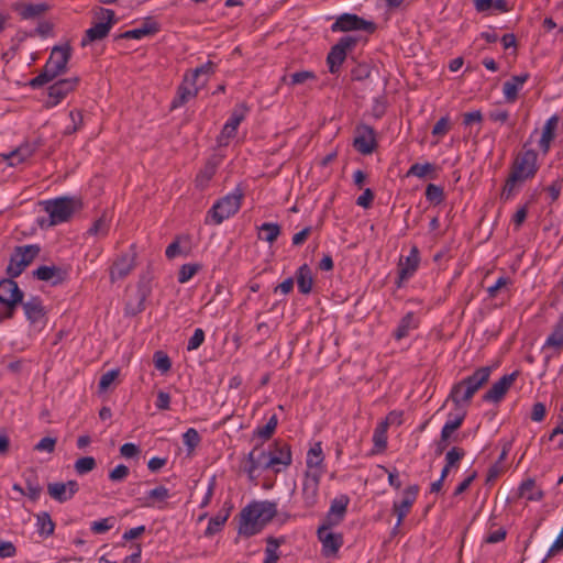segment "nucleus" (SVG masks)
<instances>
[{"instance_id":"obj_1","label":"nucleus","mask_w":563,"mask_h":563,"mask_svg":"<svg viewBox=\"0 0 563 563\" xmlns=\"http://www.w3.org/2000/svg\"><path fill=\"white\" fill-rule=\"evenodd\" d=\"M277 514V505L273 501H254L240 512L239 533L252 537L260 533Z\"/></svg>"},{"instance_id":"obj_2","label":"nucleus","mask_w":563,"mask_h":563,"mask_svg":"<svg viewBox=\"0 0 563 563\" xmlns=\"http://www.w3.org/2000/svg\"><path fill=\"white\" fill-rule=\"evenodd\" d=\"M70 55L68 46L54 47L43 70L30 81V86L33 88L42 87L65 73Z\"/></svg>"},{"instance_id":"obj_3","label":"nucleus","mask_w":563,"mask_h":563,"mask_svg":"<svg viewBox=\"0 0 563 563\" xmlns=\"http://www.w3.org/2000/svg\"><path fill=\"white\" fill-rule=\"evenodd\" d=\"M242 199V189L235 188L232 192H229L213 203L212 208L207 213V221L210 219L213 224H221L240 210Z\"/></svg>"},{"instance_id":"obj_4","label":"nucleus","mask_w":563,"mask_h":563,"mask_svg":"<svg viewBox=\"0 0 563 563\" xmlns=\"http://www.w3.org/2000/svg\"><path fill=\"white\" fill-rule=\"evenodd\" d=\"M44 210L49 216V224L56 225L68 221L81 203L76 198L59 197L43 202Z\"/></svg>"},{"instance_id":"obj_5","label":"nucleus","mask_w":563,"mask_h":563,"mask_svg":"<svg viewBox=\"0 0 563 563\" xmlns=\"http://www.w3.org/2000/svg\"><path fill=\"white\" fill-rule=\"evenodd\" d=\"M95 20L96 21L92 23V26L86 31L85 36L81 40L82 46L100 41L109 34L112 25L115 23L114 11L111 9L100 8L95 15Z\"/></svg>"},{"instance_id":"obj_6","label":"nucleus","mask_w":563,"mask_h":563,"mask_svg":"<svg viewBox=\"0 0 563 563\" xmlns=\"http://www.w3.org/2000/svg\"><path fill=\"white\" fill-rule=\"evenodd\" d=\"M537 161V152L532 148H527V144H525L522 151L516 155L512 162L510 174L522 181L531 179L539 169Z\"/></svg>"},{"instance_id":"obj_7","label":"nucleus","mask_w":563,"mask_h":563,"mask_svg":"<svg viewBox=\"0 0 563 563\" xmlns=\"http://www.w3.org/2000/svg\"><path fill=\"white\" fill-rule=\"evenodd\" d=\"M40 247L34 244L18 246L10 257L7 267V274L11 278L19 277L23 271L34 261L38 255Z\"/></svg>"},{"instance_id":"obj_8","label":"nucleus","mask_w":563,"mask_h":563,"mask_svg":"<svg viewBox=\"0 0 563 563\" xmlns=\"http://www.w3.org/2000/svg\"><path fill=\"white\" fill-rule=\"evenodd\" d=\"M376 24L353 13H343L331 25L332 32L365 31L374 33Z\"/></svg>"},{"instance_id":"obj_9","label":"nucleus","mask_w":563,"mask_h":563,"mask_svg":"<svg viewBox=\"0 0 563 563\" xmlns=\"http://www.w3.org/2000/svg\"><path fill=\"white\" fill-rule=\"evenodd\" d=\"M357 43L353 36H343L333 45L327 56V64L331 74H336L346 58L347 52Z\"/></svg>"},{"instance_id":"obj_10","label":"nucleus","mask_w":563,"mask_h":563,"mask_svg":"<svg viewBox=\"0 0 563 563\" xmlns=\"http://www.w3.org/2000/svg\"><path fill=\"white\" fill-rule=\"evenodd\" d=\"M269 460L266 466H272L275 473L285 471L292 463L291 449L288 443L275 441L273 450L268 452Z\"/></svg>"},{"instance_id":"obj_11","label":"nucleus","mask_w":563,"mask_h":563,"mask_svg":"<svg viewBox=\"0 0 563 563\" xmlns=\"http://www.w3.org/2000/svg\"><path fill=\"white\" fill-rule=\"evenodd\" d=\"M24 314L30 322L36 329H43L47 322L46 309L43 301L38 297H31L26 301H22Z\"/></svg>"},{"instance_id":"obj_12","label":"nucleus","mask_w":563,"mask_h":563,"mask_svg":"<svg viewBox=\"0 0 563 563\" xmlns=\"http://www.w3.org/2000/svg\"><path fill=\"white\" fill-rule=\"evenodd\" d=\"M420 265V253L416 245H412L409 254L406 257H400L398 263V279L396 282L397 287H401L402 284L410 279Z\"/></svg>"},{"instance_id":"obj_13","label":"nucleus","mask_w":563,"mask_h":563,"mask_svg":"<svg viewBox=\"0 0 563 563\" xmlns=\"http://www.w3.org/2000/svg\"><path fill=\"white\" fill-rule=\"evenodd\" d=\"M323 475L320 472H305L302 478L301 497L307 508H312L319 500V486Z\"/></svg>"},{"instance_id":"obj_14","label":"nucleus","mask_w":563,"mask_h":563,"mask_svg":"<svg viewBox=\"0 0 563 563\" xmlns=\"http://www.w3.org/2000/svg\"><path fill=\"white\" fill-rule=\"evenodd\" d=\"M333 527L321 523L317 531L318 539L322 544V553L325 556L334 555L343 544L342 534L333 532Z\"/></svg>"},{"instance_id":"obj_15","label":"nucleus","mask_w":563,"mask_h":563,"mask_svg":"<svg viewBox=\"0 0 563 563\" xmlns=\"http://www.w3.org/2000/svg\"><path fill=\"white\" fill-rule=\"evenodd\" d=\"M353 145L363 155L372 154L377 146L374 129L366 124L357 126Z\"/></svg>"},{"instance_id":"obj_16","label":"nucleus","mask_w":563,"mask_h":563,"mask_svg":"<svg viewBox=\"0 0 563 563\" xmlns=\"http://www.w3.org/2000/svg\"><path fill=\"white\" fill-rule=\"evenodd\" d=\"M79 82L78 77H70L66 79H60L54 82L48 88V100L47 106L55 107L57 106L63 99L66 98V96L75 90Z\"/></svg>"},{"instance_id":"obj_17","label":"nucleus","mask_w":563,"mask_h":563,"mask_svg":"<svg viewBox=\"0 0 563 563\" xmlns=\"http://www.w3.org/2000/svg\"><path fill=\"white\" fill-rule=\"evenodd\" d=\"M519 375L518 371L504 375L484 394L483 400L488 402H499L509 388L512 386Z\"/></svg>"},{"instance_id":"obj_18","label":"nucleus","mask_w":563,"mask_h":563,"mask_svg":"<svg viewBox=\"0 0 563 563\" xmlns=\"http://www.w3.org/2000/svg\"><path fill=\"white\" fill-rule=\"evenodd\" d=\"M419 493L418 485H411L404 490L402 498L400 501H394L393 509L397 515V522L395 529L400 527L405 517L409 514L412 505L415 504Z\"/></svg>"},{"instance_id":"obj_19","label":"nucleus","mask_w":563,"mask_h":563,"mask_svg":"<svg viewBox=\"0 0 563 563\" xmlns=\"http://www.w3.org/2000/svg\"><path fill=\"white\" fill-rule=\"evenodd\" d=\"M349 504L350 497L347 495L342 494L335 497L331 501L330 508L322 523H327L328 526L340 525L346 515Z\"/></svg>"},{"instance_id":"obj_20","label":"nucleus","mask_w":563,"mask_h":563,"mask_svg":"<svg viewBox=\"0 0 563 563\" xmlns=\"http://www.w3.org/2000/svg\"><path fill=\"white\" fill-rule=\"evenodd\" d=\"M23 300V291L19 288L13 278L0 282V302L2 305L18 306Z\"/></svg>"},{"instance_id":"obj_21","label":"nucleus","mask_w":563,"mask_h":563,"mask_svg":"<svg viewBox=\"0 0 563 563\" xmlns=\"http://www.w3.org/2000/svg\"><path fill=\"white\" fill-rule=\"evenodd\" d=\"M78 489L79 486L76 481H68L67 483H49L47 485L49 496L58 503L70 500Z\"/></svg>"},{"instance_id":"obj_22","label":"nucleus","mask_w":563,"mask_h":563,"mask_svg":"<svg viewBox=\"0 0 563 563\" xmlns=\"http://www.w3.org/2000/svg\"><path fill=\"white\" fill-rule=\"evenodd\" d=\"M135 266V253L128 252L122 254L113 263L110 271L112 282L126 277Z\"/></svg>"},{"instance_id":"obj_23","label":"nucleus","mask_w":563,"mask_h":563,"mask_svg":"<svg viewBox=\"0 0 563 563\" xmlns=\"http://www.w3.org/2000/svg\"><path fill=\"white\" fill-rule=\"evenodd\" d=\"M324 454L322 450L321 442L314 443L307 452L306 456V467L307 470L305 472H311L318 473L320 472V475H323L325 473L324 467Z\"/></svg>"},{"instance_id":"obj_24","label":"nucleus","mask_w":563,"mask_h":563,"mask_svg":"<svg viewBox=\"0 0 563 563\" xmlns=\"http://www.w3.org/2000/svg\"><path fill=\"white\" fill-rule=\"evenodd\" d=\"M199 87L189 76H185L183 84L178 87L177 96L172 102L173 108H178L198 95Z\"/></svg>"},{"instance_id":"obj_25","label":"nucleus","mask_w":563,"mask_h":563,"mask_svg":"<svg viewBox=\"0 0 563 563\" xmlns=\"http://www.w3.org/2000/svg\"><path fill=\"white\" fill-rule=\"evenodd\" d=\"M529 77V74L525 73L521 75L512 76L509 80L504 82L503 93L507 102L514 103L517 100L519 91L528 81Z\"/></svg>"},{"instance_id":"obj_26","label":"nucleus","mask_w":563,"mask_h":563,"mask_svg":"<svg viewBox=\"0 0 563 563\" xmlns=\"http://www.w3.org/2000/svg\"><path fill=\"white\" fill-rule=\"evenodd\" d=\"M492 369L493 368L490 366L479 367L472 375L463 378L462 380L473 395H475L489 380Z\"/></svg>"},{"instance_id":"obj_27","label":"nucleus","mask_w":563,"mask_h":563,"mask_svg":"<svg viewBox=\"0 0 563 563\" xmlns=\"http://www.w3.org/2000/svg\"><path fill=\"white\" fill-rule=\"evenodd\" d=\"M473 393L466 387L463 380L457 382L451 388L446 400H451L455 408H465L473 398Z\"/></svg>"},{"instance_id":"obj_28","label":"nucleus","mask_w":563,"mask_h":563,"mask_svg":"<svg viewBox=\"0 0 563 563\" xmlns=\"http://www.w3.org/2000/svg\"><path fill=\"white\" fill-rule=\"evenodd\" d=\"M559 124V117L556 114L550 117L543 126L542 135L539 141V146L543 154H548L552 141L555 139V131Z\"/></svg>"},{"instance_id":"obj_29","label":"nucleus","mask_w":563,"mask_h":563,"mask_svg":"<svg viewBox=\"0 0 563 563\" xmlns=\"http://www.w3.org/2000/svg\"><path fill=\"white\" fill-rule=\"evenodd\" d=\"M33 276L38 280L49 282L52 285H57L64 279L63 271L55 266H40L33 272Z\"/></svg>"},{"instance_id":"obj_30","label":"nucleus","mask_w":563,"mask_h":563,"mask_svg":"<svg viewBox=\"0 0 563 563\" xmlns=\"http://www.w3.org/2000/svg\"><path fill=\"white\" fill-rule=\"evenodd\" d=\"M296 282L298 290L308 295L312 290L313 277L310 267L307 264L301 265L296 272Z\"/></svg>"},{"instance_id":"obj_31","label":"nucleus","mask_w":563,"mask_h":563,"mask_svg":"<svg viewBox=\"0 0 563 563\" xmlns=\"http://www.w3.org/2000/svg\"><path fill=\"white\" fill-rule=\"evenodd\" d=\"M418 328V320L413 312L406 313L399 321L398 327L395 330L396 340L407 338L409 333Z\"/></svg>"},{"instance_id":"obj_32","label":"nucleus","mask_w":563,"mask_h":563,"mask_svg":"<svg viewBox=\"0 0 563 563\" xmlns=\"http://www.w3.org/2000/svg\"><path fill=\"white\" fill-rule=\"evenodd\" d=\"M48 9L49 7L47 3L41 2L20 4L16 8V11L19 12L22 19L30 20L43 15Z\"/></svg>"},{"instance_id":"obj_33","label":"nucleus","mask_w":563,"mask_h":563,"mask_svg":"<svg viewBox=\"0 0 563 563\" xmlns=\"http://www.w3.org/2000/svg\"><path fill=\"white\" fill-rule=\"evenodd\" d=\"M158 31L156 22L146 20L141 27L132 29L122 34L124 38L141 40L147 35L155 34Z\"/></svg>"},{"instance_id":"obj_34","label":"nucleus","mask_w":563,"mask_h":563,"mask_svg":"<svg viewBox=\"0 0 563 563\" xmlns=\"http://www.w3.org/2000/svg\"><path fill=\"white\" fill-rule=\"evenodd\" d=\"M543 349H553L558 352L563 350V318L555 324L553 331L545 340Z\"/></svg>"},{"instance_id":"obj_35","label":"nucleus","mask_w":563,"mask_h":563,"mask_svg":"<svg viewBox=\"0 0 563 563\" xmlns=\"http://www.w3.org/2000/svg\"><path fill=\"white\" fill-rule=\"evenodd\" d=\"M282 233V228L275 222H265L258 227V239L273 244Z\"/></svg>"},{"instance_id":"obj_36","label":"nucleus","mask_w":563,"mask_h":563,"mask_svg":"<svg viewBox=\"0 0 563 563\" xmlns=\"http://www.w3.org/2000/svg\"><path fill=\"white\" fill-rule=\"evenodd\" d=\"M33 154V150L30 145H21L14 151L4 154L3 158L8 162L10 166H16L23 162H25Z\"/></svg>"},{"instance_id":"obj_37","label":"nucleus","mask_w":563,"mask_h":563,"mask_svg":"<svg viewBox=\"0 0 563 563\" xmlns=\"http://www.w3.org/2000/svg\"><path fill=\"white\" fill-rule=\"evenodd\" d=\"M519 495L531 501H539L543 498V492L536 487V482L532 478L521 483Z\"/></svg>"},{"instance_id":"obj_38","label":"nucleus","mask_w":563,"mask_h":563,"mask_svg":"<svg viewBox=\"0 0 563 563\" xmlns=\"http://www.w3.org/2000/svg\"><path fill=\"white\" fill-rule=\"evenodd\" d=\"M285 542L284 538L268 537L266 539L265 560L264 563H277L279 559V547Z\"/></svg>"},{"instance_id":"obj_39","label":"nucleus","mask_w":563,"mask_h":563,"mask_svg":"<svg viewBox=\"0 0 563 563\" xmlns=\"http://www.w3.org/2000/svg\"><path fill=\"white\" fill-rule=\"evenodd\" d=\"M169 498V490L165 486H157L146 493L144 506L153 507L156 503L165 501Z\"/></svg>"},{"instance_id":"obj_40","label":"nucleus","mask_w":563,"mask_h":563,"mask_svg":"<svg viewBox=\"0 0 563 563\" xmlns=\"http://www.w3.org/2000/svg\"><path fill=\"white\" fill-rule=\"evenodd\" d=\"M37 532L41 536L49 537L54 533L55 523L48 512H41L36 516Z\"/></svg>"},{"instance_id":"obj_41","label":"nucleus","mask_w":563,"mask_h":563,"mask_svg":"<svg viewBox=\"0 0 563 563\" xmlns=\"http://www.w3.org/2000/svg\"><path fill=\"white\" fill-rule=\"evenodd\" d=\"M277 424H278V418L276 415H273L268 421L266 422L265 426H262V427H257L253 434L254 437H257L264 441L268 440L272 438V435L274 434L276 428H277Z\"/></svg>"},{"instance_id":"obj_42","label":"nucleus","mask_w":563,"mask_h":563,"mask_svg":"<svg viewBox=\"0 0 563 563\" xmlns=\"http://www.w3.org/2000/svg\"><path fill=\"white\" fill-rule=\"evenodd\" d=\"M247 111L249 109L245 106V103H240L235 106L225 124L238 130V126L245 119Z\"/></svg>"},{"instance_id":"obj_43","label":"nucleus","mask_w":563,"mask_h":563,"mask_svg":"<svg viewBox=\"0 0 563 563\" xmlns=\"http://www.w3.org/2000/svg\"><path fill=\"white\" fill-rule=\"evenodd\" d=\"M316 78H317L316 74L311 70L297 71V73L289 75L288 85L289 86L302 85V84L307 82L308 80H314ZM286 80H287V77L284 76L283 81H286Z\"/></svg>"},{"instance_id":"obj_44","label":"nucleus","mask_w":563,"mask_h":563,"mask_svg":"<svg viewBox=\"0 0 563 563\" xmlns=\"http://www.w3.org/2000/svg\"><path fill=\"white\" fill-rule=\"evenodd\" d=\"M110 221L106 214H102L98 220L93 222L88 233L97 236H106L109 232Z\"/></svg>"},{"instance_id":"obj_45","label":"nucleus","mask_w":563,"mask_h":563,"mask_svg":"<svg viewBox=\"0 0 563 563\" xmlns=\"http://www.w3.org/2000/svg\"><path fill=\"white\" fill-rule=\"evenodd\" d=\"M424 195L426 199L433 205H440L444 200L443 188L434 184L427 186Z\"/></svg>"},{"instance_id":"obj_46","label":"nucleus","mask_w":563,"mask_h":563,"mask_svg":"<svg viewBox=\"0 0 563 563\" xmlns=\"http://www.w3.org/2000/svg\"><path fill=\"white\" fill-rule=\"evenodd\" d=\"M435 170V166L431 163L426 164H419L416 163L410 166V168L407 172V176H416L418 178H423L430 173H433Z\"/></svg>"},{"instance_id":"obj_47","label":"nucleus","mask_w":563,"mask_h":563,"mask_svg":"<svg viewBox=\"0 0 563 563\" xmlns=\"http://www.w3.org/2000/svg\"><path fill=\"white\" fill-rule=\"evenodd\" d=\"M115 525L114 517H107L101 520L91 522L90 530L96 534H102L112 529Z\"/></svg>"},{"instance_id":"obj_48","label":"nucleus","mask_w":563,"mask_h":563,"mask_svg":"<svg viewBox=\"0 0 563 563\" xmlns=\"http://www.w3.org/2000/svg\"><path fill=\"white\" fill-rule=\"evenodd\" d=\"M153 361L155 368L159 371L162 374L167 373L172 367V361L169 356L163 351H156L154 353Z\"/></svg>"},{"instance_id":"obj_49","label":"nucleus","mask_w":563,"mask_h":563,"mask_svg":"<svg viewBox=\"0 0 563 563\" xmlns=\"http://www.w3.org/2000/svg\"><path fill=\"white\" fill-rule=\"evenodd\" d=\"M96 467V460L92 456H84L75 462L74 468L78 475H85Z\"/></svg>"},{"instance_id":"obj_50","label":"nucleus","mask_w":563,"mask_h":563,"mask_svg":"<svg viewBox=\"0 0 563 563\" xmlns=\"http://www.w3.org/2000/svg\"><path fill=\"white\" fill-rule=\"evenodd\" d=\"M523 183L516 176L509 174L508 178L506 179V183L504 185L503 191H501V199L509 200L514 197L518 184Z\"/></svg>"},{"instance_id":"obj_51","label":"nucleus","mask_w":563,"mask_h":563,"mask_svg":"<svg viewBox=\"0 0 563 563\" xmlns=\"http://www.w3.org/2000/svg\"><path fill=\"white\" fill-rule=\"evenodd\" d=\"M388 427V421H383L379 423V426L375 429L373 441L375 445L379 449H385L387 444V437L386 431Z\"/></svg>"},{"instance_id":"obj_52","label":"nucleus","mask_w":563,"mask_h":563,"mask_svg":"<svg viewBox=\"0 0 563 563\" xmlns=\"http://www.w3.org/2000/svg\"><path fill=\"white\" fill-rule=\"evenodd\" d=\"M25 484H26V489H25L26 496L32 501H37L42 494V490H43L42 486L33 477H26Z\"/></svg>"},{"instance_id":"obj_53","label":"nucleus","mask_w":563,"mask_h":563,"mask_svg":"<svg viewBox=\"0 0 563 563\" xmlns=\"http://www.w3.org/2000/svg\"><path fill=\"white\" fill-rule=\"evenodd\" d=\"M216 174V166L208 164L205 166V168L197 175L196 177V184L199 188H205L210 179Z\"/></svg>"},{"instance_id":"obj_54","label":"nucleus","mask_w":563,"mask_h":563,"mask_svg":"<svg viewBox=\"0 0 563 563\" xmlns=\"http://www.w3.org/2000/svg\"><path fill=\"white\" fill-rule=\"evenodd\" d=\"M198 264H184L178 272V282L185 284L189 282L199 271Z\"/></svg>"},{"instance_id":"obj_55","label":"nucleus","mask_w":563,"mask_h":563,"mask_svg":"<svg viewBox=\"0 0 563 563\" xmlns=\"http://www.w3.org/2000/svg\"><path fill=\"white\" fill-rule=\"evenodd\" d=\"M466 417L465 408H455V412H450L445 423L451 426L455 431L462 426Z\"/></svg>"},{"instance_id":"obj_56","label":"nucleus","mask_w":563,"mask_h":563,"mask_svg":"<svg viewBox=\"0 0 563 563\" xmlns=\"http://www.w3.org/2000/svg\"><path fill=\"white\" fill-rule=\"evenodd\" d=\"M120 371L118 368L110 369L101 375L99 380V390L107 391L112 383L118 378Z\"/></svg>"},{"instance_id":"obj_57","label":"nucleus","mask_w":563,"mask_h":563,"mask_svg":"<svg viewBox=\"0 0 563 563\" xmlns=\"http://www.w3.org/2000/svg\"><path fill=\"white\" fill-rule=\"evenodd\" d=\"M261 470L260 464L255 457V452L251 451L247 454L244 471L249 475L250 479H255L257 477L256 472Z\"/></svg>"},{"instance_id":"obj_58","label":"nucleus","mask_w":563,"mask_h":563,"mask_svg":"<svg viewBox=\"0 0 563 563\" xmlns=\"http://www.w3.org/2000/svg\"><path fill=\"white\" fill-rule=\"evenodd\" d=\"M464 455H465V452L463 449H460L456 446L452 448L445 454V465H448L450 467L457 466Z\"/></svg>"},{"instance_id":"obj_59","label":"nucleus","mask_w":563,"mask_h":563,"mask_svg":"<svg viewBox=\"0 0 563 563\" xmlns=\"http://www.w3.org/2000/svg\"><path fill=\"white\" fill-rule=\"evenodd\" d=\"M454 431L451 426L444 423L441 430L440 441L437 444L438 453H442L445 450Z\"/></svg>"},{"instance_id":"obj_60","label":"nucleus","mask_w":563,"mask_h":563,"mask_svg":"<svg viewBox=\"0 0 563 563\" xmlns=\"http://www.w3.org/2000/svg\"><path fill=\"white\" fill-rule=\"evenodd\" d=\"M70 124L66 126L65 134H73L77 132L82 124V115L79 111L73 110L69 112Z\"/></svg>"},{"instance_id":"obj_61","label":"nucleus","mask_w":563,"mask_h":563,"mask_svg":"<svg viewBox=\"0 0 563 563\" xmlns=\"http://www.w3.org/2000/svg\"><path fill=\"white\" fill-rule=\"evenodd\" d=\"M183 442L189 450H194L200 442V435L198 431L194 428H189L183 434Z\"/></svg>"},{"instance_id":"obj_62","label":"nucleus","mask_w":563,"mask_h":563,"mask_svg":"<svg viewBox=\"0 0 563 563\" xmlns=\"http://www.w3.org/2000/svg\"><path fill=\"white\" fill-rule=\"evenodd\" d=\"M129 467L124 464H119L109 473V479L114 483L122 482L129 476Z\"/></svg>"},{"instance_id":"obj_63","label":"nucleus","mask_w":563,"mask_h":563,"mask_svg":"<svg viewBox=\"0 0 563 563\" xmlns=\"http://www.w3.org/2000/svg\"><path fill=\"white\" fill-rule=\"evenodd\" d=\"M509 118H510L509 111L501 109V108H496L488 112V119L496 123H501V124L508 123Z\"/></svg>"},{"instance_id":"obj_64","label":"nucleus","mask_w":563,"mask_h":563,"mask_svg":"<svg viewBox=\"0 0 563 563\" xmlns=\"http://www.w3.org/2000/svg\"><path fill=\"white\" fill-rule=\"evenodd\" d=\"M56 438H52V437H45V438H42L34 446V450L38 451V452H47V453H52L54 452L55 450V446H56Z\"/></svg>"}]
</instances>
